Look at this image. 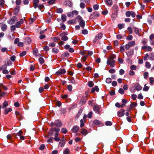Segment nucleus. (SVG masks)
<instances>
[{
  "label": "nucleus",
  "mask_w": 154,
  "mask_h": 154,
  "mask_svg": "<svg viewBox=\"0 0 154 154\" xmlns=\"http://www.w3.org/2000/svg\"><path fill=\"white\" fill-rule=\"evenodd\" d=\"M148 72H145L143 74V77L144 79H146L148 76Z\"/></svg>",
  "instance_id": "48"
},
{
  "label": "nucleus",
  "mask_w": 154,
  "mask_h": 154,
  "mask_svg": "<svg viewBox=\"0 0 154 154\" xmlns=\"http://www.w3.org/2000/svg\"><path fill=\"white\" fill-rule=\"evenodd\" d=\"M126 16L127 17H129L131 16L133 17H134L136 16L135 13L133 11H128L126 13Z\"/></svg>",
  "instance_id": "5"
},
{
  "label": "nucleus",
  "mask_w": 154,
  "mask_h": 154,
  "mask_svg": "<svg viewBox=\"0 0 154 154\" xmlns=\"http://www.w3.org/2000/svg\"><path fill=\"white\" fill-rule=\"evenodd\" d=\"M149 89V88L148 86H146V84L144 86L143 88V90L144 91H147Z\"/></svg>",
  "instance_id": "47"
},
{
  "label": "nucleus",
  "mask_w": 154,
  "mask_h": 154,
  "mask_svg": "<svg viewBox=\"0 0 154 154\" xmlns=\"http://www.w3.org/2000/svg\"><path fill=\"white\" fill-rule=\"evenodd\" d=\"M137 106V103L135 102H133L132 103H131L130 105V107L131 108H132L134 107H135L136 106Z\"/></svg>",
  "instance_id": "36"
},
{
  "label": "nucleus",
  "mask_w": 154,
  "mask_h": 154,
  "mask_svg": "<svg viewBox=\"0 0 154 154\" xmlns=\"http://www.w3.org/2000/svg\"><path fill=\"white\" fill-rule=\"evenodd\" d=\"M85 122V121H84L83 119H82L80 120V127L82 128L84 125V123Z\"/></svg>",
  "instance_id": "37"
},
{
  "label": "nucleus",
  "mask_w": 154,
  "mask_h": 154,
  "mask_svg": "<svg viewBox=\"0 0 154 154\" xmlns=\"http://www.w3.org/2000/svg\"><path fill=\"white\" fill-rule=\"evenodd\" d=\"M99 15L100 14L97 12H95L91 15L90 18L91 19H95L97 17H99Z\"/></svg>",
  "instance_id": "8"
},
{
  "label": "nucleus",
  "mask_w": 154,
  "mask_h": 154,
  "mask_svg": "<svg viewBox=\"0 0 154 154\" xmlns=\"http://www.w3.org/2000/svg\"><path fill=\"white\" fill-rule=\"evenodd\" d=\"M0 87L2 88L5 90H7V88L4 85L2 84H0Z\"/></svg>",
  "instance_id": "61"
},
{
  "label": "nucleus",
  "mask_w": 154,
  "mask_h": 154,
  "mask_svg": "<svg viewBox=\"0 0 154 154\" xmlns=\"http://www.w3.org/2000/svg\"><path fill=\"white\" fill-rule=\"evenodd\" d=\"M120 51L122 53H123L125 51V48L124 47L122 46H121L120 48Z\"/></svg>",
  "instance_id": "55"
},
{
  "label": "nucleus",
  "mask_w": 154,
  "mask_h": 154,
  "mask_svg": "<svg viewBox=\"0 0 154 154\" xmlns=\"http://www.w3.org/2000/svg\"><path fill=\"white\" fill-rule=\"evenodd\" d=\"M8 106V101L5 100L2 104V108L5 109Z\"/></svg>",
  "instance_id": "19"
},
{
  "label": "nucleus",
  "mask_w": 154,
  "mask_h": 154,
  "mask_svg": "<svg viewBox=\"0 0 154 154\" xmlns=\"http://www.w3.org/2000/svg\"><path fill=\"white\" fill-rule=\"evenodd\" d=\"M82 33L84 35L87 34L88 33V31L86 29H83L82 31Z\"/></svg>",
  "instance_id": "59"
},
{
  "label": "nucleus",
  "mask_w": 154,
  "mask_h": 154,
  "mask_svg": "<svg viewBox=\"0 0 154 154\" xmlns=\"http://www.w3.org/2000/svg\"><path fill=\"white\" fill-rule=\"evenodd\" d=\"M99 91V89L98 86H95L94 87L92 88L91 90V92L93 93L95 91L98 92Z\"/></svg>",
  "instance_id": "16"
},
{
  "label": "nucleus",
  "mask_w": 154,
  "mask_h": 154,
  "mask_svg": "<svg viewBox=\"0 0 154 154\" xmlns=\"http://www.w3.org/2000/svg\"><path fill=\"white\" fill-rule=\"evenodd\" d=\"M129 74L130 75L133 76L134 75L135 72L132 70H130L129 72Z\"/></svg>",
  "instance_id": "62"
},
{
  "label": "nucleus",
  "mask_w": 154,
  "mask_h": 154,
  "mask_svg": "<svg viewBox=\"0 0 154 154\" xmlns=\"http://www.w3.org/2000/svg\"><path fill=\"white\" fill-rule=\"evenodd\" d=\"M70 151L68 148H66L63 151V154H69Z\"/></svg>",
  "instance_id": "34"
},
{
  "label": "nucleus",
  "mask_w": 154,
  "mask_h": 154,
  "mask_svg": "<svg viewBox=\"0 0 154 154\" xmlns=\"http://www.w3.org/2000/svg\"><path fill=\"white\" fill-rule=\"evenodd\" d=\"M8 51V50L7 48H3L1 49V51L2 52H6Z\"/></svg>",
  "instance_id": "54"
},
{
  "label": "nucleus",
  "mask_w": 154,
  "mask_h": 154,
  "mask_svg": "<svg viewBox=\"0 0 154 154\" xmlns=\"http://www.w3.org/2000/svg\"><path fill=\"white\" fill-rule=\"evenodd\" d=\"M93 123L95 125H98L101 124V122L98 120H95L94 121Z\"/></svg>",
  "instance_id": "29"
},
{
  "label": "nucleus",
  "mask_w": 154,
  "mask_h": 154,
  "mask_svg": "<svg viewBox=\"0 0 154 154\" xmlns=\"http://www.w3.org/2000/svg\"><path fill=\"white\" fill-rule=\"evenodd\" d=\"M88 85L89 87H92L94 86V83L92 81H90L88 82Z\"/></svg>",
  "instance_id": "31"
},
{
  "label": "nucleus",
  "mask_w": 154,
  "mask_h": 154,
  "mask_svg": "<svg viewBox=\"0 0 154 154\" xmlns=\"http://www.w3.org/2000/svg\"><path fill=\"white\" fill-rule=\"evenodd\" d=\"M65 72L66 70L65 69H60L56 72V74L57 75H60L63 74L65 73Z\"/></svg>",
  "instance_id": "11"
},
{
  "label": "nucleus",
  "mask_w": 154,
  "mask_h": 154,
  "mask_svg": "<svg viewBox=\"0 0 154 154\" xmlns=\"http://www.w3.org/2000/svg\"><path fill=\"white\" fill-rule=\"evenodd\" d=\"M66 17L64 14H63L61 16V19L63 22H65L66 21Z\"/></svg>",
  "instance_id": "33"
},
{
  "label": "nucleus",
  "mask_w": 154,
  "mask_h": 154,
  "mask_svg": "<svg viewBox=\"0 0 154 154\" xmlns=\"http://www.w3.org/2000/svg\"><path fill=\"white\" fill-rule=\"evenodd\" d=\"M23 23V19H21L19 21L17 22L15 24V26L16 27L19 28L21 25V24Z\"/></svg>",
  "instance_id": "15"
},
{
  "label": "nucleus",
  "mask_w": 154,
  "mask_h": 154,
  "mask_svg": "<svg viewBox=\"0 0 154 154\" xmlns=\"http://www.w3.org/2000/svg\"><path fill=\"white\" fill-rule=\"evenodd\" d=\"M137 96L135 94H132L131 95V98L134 100H135L137 98Z\"/></svg>",
  "instance_id": "60"
},
{
  "label": "nucleus",
  "mask_w": 154,
  "mask_h": 154,
  "mask_svg": "<svg viewBox=\"0 0 154 154\" xmlns=\"http://www.w3.org/2000/svg\"><path fill=\"white\" fill-rule=\"evenodd\" d=\"M38 9L41 10V11H43L44 9V6L42 5H39L38 7Z\"/></svg>",
  "instance_id": "26"
},
{
  "label": "nucleus",
  "mask_w": 154,
  "mask_h": 154,
  "mask_svg": "<svg viewBox=\"0 0 154 154\" xmlns=\"http://www.w3.org/2000/svg\"><path fill=\"white\" fill-rule=\"evenodd\" d=\"M68 23L69 24H74L76 23V20L75 19L69 20L67 21Z\"/></svg>",
  "instance_id": "22"
},
{
  "label": "nucleus",
  "mask_w": 154,
  "mask_h": 154,
  "mask_svg": "<svg viewBox=\"0 0 154 154\" xmlns=\"http://www.w3.org/2000/svg\"><path fill=\"white\" fill-rule=\"evenodd\" d=\"M104 1L108 6H111L112 5V0H104Z\"/></svg>",
  "instance_id": "18"
},
{
  "label": "nucleus",
  "mask_w": 154,
  "mask_h": 154,
  "mask_svg": "<svg viewBox=\"0 0 154 154\" xmlns=\"http://www.w3.org/2000/svg\"><path fill=\"white\" fill-rule=\"evenodd\" d=\"M12 136L11 134H9L7 136V138L8 140H11V139L12 137Z\"/></svg>",
  "instance_id": "53"
},
{
  "label": "nucleus",
  "mask_w": 154,
  "mask_h": 154,
  "mask_svg": "<svg viewBox=\"0 0 154 154\" xmlns=\"http://www.w3.org/2000/svg\"><path fill=\"white\" fill-rule=\"evenodd\" d=\"M1 29L2 31H4L7 29V26L5 24H3L1 26Z\"/></svg>",
  "instance_id": "27"
},
{
  "label": "nucleus",
  "mask_w": 154,
  "mask_h": 154,
  "mask_svg": "<svg viewBox=\"0 0 154 154\" xmlns=\"http://www.w3.org/2000/svg\"><path fill=\"white\" fill-rule=\"evenodd\" d=\"M23 132L21 131L20 130L18 132H17L16 134V136H19L20 137L21 136L22 134H23Z\"/></svg>",
  "instance_id": "46"
},
{
  "label": "nucleus",
  "mask_w": 154,
  "mask_h": 154,
  "mask_svg": "<svg viewBox=\"0 0 154 154\" xmlns=\"http://www.w3.org/2000/svg\"><path fill=\"white\" fill-rule=\"evenodd\" d=\"M12 110V109L10 108H5L4 110V114L7 115L8 112H11Z\"/></svg>",
  "instance_id": "21"
},
{
  "label": "nucleus",
  "mask_w": 154,
  "mask_h": 154,
  "mask_svg": "<svg viewBox=\"0 0 154 154\" xmlns=\"http://www.w3.org/2000/svg\"><path fill=\"white\" fill-rule=\"evenodd\" d=\"M149 82L151 84H152L154 83V78L152 77H150L149 78Z\"/></svg>",
  "instance_id": "39"
},
{
  "label": "nucleus",
  "mask_w": 154,
  "mask_h": 154,
  "mask_svg": "<svg viewBox=\"0 0 154 154\" xmlns=\"http://www.w3.org/2000/svg\"><path fill=\"white\" fill-rule=\"evenodd\" d=\"M134 52V51L133 49H131L128 51L126 52V54L128 57H130L131 55H132Z\"/></svg>",
  "instance_id": "17"
},
{
  "label": "nucleus",
  "mask_w": 154,
  "mask_h": 154,
  "mask_svg": "<svg viewBox=\"0 0 154 154\" xmlns=\"http://www.w3.org/2000/svg\"><path fill=\"white\" fill-rule=\"evenodd\" d=\"M109 72L110 73H114L115 72V70L114 69L111 68L109 69Z\"/></svg>",
  "instance_id": "50"
},
{
  "label": "nucleus",
  "mask_w": 154,
  "mask_h": 154,
  "mask_svg": "<svg viewBox=\"0 0 154 154\" xmlns=\"http://www.w3.org/2000/svg\"><path fill=\"white\" fill-rule=\"evenodd\" d=\"M39 61L40 63L41 64H43L44 62V61L43 58L42 57H40L39 58Z\"/></svg>",
  "instance_id": "40"
},
{
  "label": "nucleus",
  "mask_w": 154,
  "mask_h": 154,
  "mask_svg": "<svg viewBox=\"0 0 154 154\" xmlns=\"http://www.w3.org/2000/svg\"><path fill=\"white\" fill-rule=\"evenodd\" d=\"M150 59L151 60H154V54L151 53L149 56Z\"/></svg>",
  "instance_id": "52"
},
{
  "label": "nucleus",
  "mask_w": 154,
  "mask_h": 154,
  "mask_svg": "<svg viewBox=\"0 0 154 154\" xmlns=\"http://www.w3.org/2000/svg\"><path fill=\"white\" fill-rule=\"evenodd\" d=\"M133 29H134V32L137 34H138L140 32L141 30L140 29L137 28L136 27H134L133 28Z\"/></svg>",
  "instance_id": "25"
},
{
  "label": "nucleus",
  "mask_w": 154,
  "mask_h": 154,
  "mask_svg": "<svg viewBox=\"0 0 154 154\" xmlns=\"http://www.w3.org/2000/svg\"><path fill=\"white\" fill-rule=\"evenodd\" d=\"M55 124L57 127H60L62 125V123L59 120H57L55 121Z\"/></svg>",
  "instance_id": "20"
},
{
  "label": "nucleus",
  "mask_w": 154,
  "mask_h": 154,
  "mask_svg": "<svg viewBox=\"0 0 154 154\" xmlns=\"http://www.w3.org/2000/svg\"><path fill=\"white\" fill-rule=\"evenodd\" d=\"M85 4L84 3H81L80 4V6L82 9H83L85 8Z\"/></svg>",
  "instance_id": "57"
},
{
  "label": "nucleus",
  "mask_w": 154,
  "mask_h": 154,
  "mask_svg": "<svg viewBox=\"0 0 154 154\" xmlns=\"http://www.w3.org/2000/svg\"><path fill=\"white\" fill-rule=\"evenodd\" d=\"M78 12L76 11H74L72 12H69L67 14V16L70 17H72L74 14L77 15Z\"/></svg>",
  "instance_id": "7"
},
{
  "label": "nucleus",
  "mask_w": 154,
  "mask_h": 154,
  "mask_svg": "<svg viewBox=\"0 0 154 154\" xmlns=\"http://www.w3.org/2000/svg\"><path fill=\"white\" fill-rule=\"evenodd\" d=\"M141 49L146 51H151L152 50V48L150 46L144 45L142 47Z\"/></svg>",
  "instance_id": "6"
},
{
  "label": "nucleus",
  "mask_w": 154,
  "mask_h": 154,
  "mask_svg": "<svg viewBox=\"0 0 154 154\" xmlns=\"http://www.w3.org/2000/svg\"><path fill=\"white\" fill-rule=\"evenodd\" d=\"M39 0H33V6L35 9H36L38 7V4L39 3Z\"/></svg>",
  "instance_id": "14"
},
{
  "label": "nucleus",
  "mask_w": 154,
  "mask_h": 154,
  "mask_svg": "<svg viewBox=\"0 0 154 154\" xmlns=\"http://www.w3.org/2000/svg\"><path fill=\"white\" fill-rule=\"evenodd\" d=\"M103 35V34L102 33H99L97 35L96 37H97V38H98V39H101Z\"/></svg>",
  "instance_id": "30"
},
{
  "label": "nucleus",
  "mask_w": 154,
  "mask_h": 154,
  "mask_svg": "<svg viewBox=\"0 0 154 154\" xmlns=\"http://www.w3.org/2000/svg\"><path fill=\"white\" fill-rule=\"evenodd\" d=\"M116 57V56L114 54H111L107 60L106 62L107 65L111 67H114L115 65L116 61L114 59Z\"/></svg>",
  "instance_id": "1"
},
{
  "label": "nucleus",
  "mask_w": 154,
  "mask_h": 154,
  "mask_svg": "<svg viewBox=\"0 0 154 154\" xmlns=\"http://www.w3.org/2000/svg\"><path fill=\"white\" fill-rule=\"evenodd\" d=\"M99 7V5L97 4L94 5L93 6V8L95 10H98Z\"/></svg>",
  "instance_id": "42"
},
{
  "label": "nucleus",
  "mask_w": 154,
  "mask_h": 154,
  "mask_svg": "<svg viewBox=\"0 0 154 154\" xmlns=\"http://www.w3.org/2000/svg\"><path fill=\"white\" fill-rule=\"evenodd\" d=\"M128 30L129 32V33L130 34H131L132 33L133 31L131 28V27H128Z\"/></svg>",
  "instance_id": "51"
},
{
  "label": "nucleus",
  "mask_w": 154,
  "mask_h": 154,
  "mask_svg": "<svg viewBox=\"0 0 154 154\" xmlns=\"http://www.w3.org/2000/svg\"><path fill=\"white\" fill-rule=\"evenodd\" d=\"M67 34V33L65 32L60 34V35L62 36L61 39L62 40L66 41L68 40V38L67 36H63V35H66Z\"/></svg>",
  "instance_id": "12"
},
{
  "label": "nucleus",
  "mask_w": 154,
  "mask_h": 154,
  "mask_svg": "<svg viewBox=\"0 0 154 154\" xmlns=\"http://www.w3.org/2000/svg\"><path fill=\"white\" fill-rule=\"evenodd\" d=\"M15 22V21H14L13 20L11 19L8 21V23L9 24L11 25L14 24Z\"/></svg>",
  "instance_id": "63"
},
{
  "label": "nucleus",
  "mask_w": 154,
  "mask_h": 154,
  "mask_svg": "<svg viewBox=\"0 0 154 154\" xmlns=\"http://www.w3.org/2000/svg\"><path fill=\"white\" fill-rule=\"evenodd\" d=\"M124 24H119L118 25V27L119 29H121L124 26Z\"/></svg>",
  "instance_id": "56"
},
{
  "label": "nucleus",
  "mask_w": 154,
  "mask_h": 154,
  "mask_svg": "<svg viewBox=\"0 0 154 154\" xmlns=\"http://www.w3.org/2000/svg\"><path fill=\"white\" fill-rule=\"evenodd\" d=\"M82 110L80 109L77 115L75 117V118H76V119H77L79 118V116L81 115V114H82Z\"/></svg>",
  "instance_id": "35"
},
{
  "label": "nucleus",
  "mask_w": 154,
  "mask_h": 154,
  "mask_svg": "<svg viewBox=\"0 0 154 154\" xmlns=\"http://www.w3.org/2000/svg\"><path fill=\"white\" fill-rule=\"evenodd\" d=\"M105 124L106 126H111L112 125V123L109 121H107L105 122Z\"/></svg>",
  "instance_id": "44"
},
{
  "label": "nucleus",
  "mask_w": 154,
  "mask_h": 154,
  "mask_svg": "<svg viewBox=\"0 0 154 154\" xmlns=\"http://www.w3.org/2000/svg\"><path fill=\"white\" fill-rule=\"evenodd\" d=\"M142 88V87L139 84L137 83L131 88L130 91L132 93H134L135 91V90L137 91H139L141 90Z\"/></svg>",
  "instance_id": "2"
},
{
  "label": "nucleus",
  "mask_w": 154,
  "mask_h": 154,
  "mask_svg": "<svg viewBox=\"0 0 154 154\" xmlns=\"http://www.w3.org/2000/svg\"><path fill=\"white\" fill-rule=\"evenodd\" d=\"M63 11V10L61 8H57L56 10V12L57 13H61Z\"/></svg>",
  "instance_id": "43"
},
{
  "label": "nucleus",
  "mask_w": 154,
  "mask_h": 154,
  "mask_svg": "<svg viewBox=\"0 0 154 154\" xmlns=\"http://www.w3.org/2000/svg\"><path fill=\"white\" fill-rule=\"evenodd\" d=\"M93 110L96 113L100 114V106L97 105H95L93 107Z\"/></svg>",
  "instance_id": "9"
},
{
  "label": "nucleus",
  "mask_w": 154,
  "mask_h": 154,
  "mask_svg": "<svg viewBox=\"0 0 154 154\" xmlns=\"http://www.w3.org/2000/svg\"><path fill=\"white\" fill-rule=\"evenodd\" d=\"M145 66L147 68L149 69L151 67V65L149 62H146L145 63Z\"/></svg>",
  "instance_id": "32"
},
{
  "label": "nucleus",
  "mask_w": 154,
  "mask_h": 154,
  "mask_svg": "<svg viewBox=\"0 0 154 154\" xmlns=\"http://www.w3.org/2000/svg\"><path fill=\"white\" fill-rule=\"evenodd\" d=\"M135 44V42L134 41H131L129 42L128 44L125 45V48L126 50H128L131 47L134 46Z\"/></svg>",
  "instance_id": "4"
},
{
  "label": "nucleus",
  "mask_w": 154,
  "mask_h": 154,
  "mask_svg": "<svg viewBox=\"0 0 154 154\" xmlns=\"http://www.w3.org/2000/svg\"><path fill=\"white\" fill-rule=\"evenodd\" d=\"M76 19L79 23L80 26L82 28L84 29L85 26V21L82 20V17L79 15L77 16Z\"/></svg>",
  "instance_id": "3"
},
{
  "label": "nucleus",
  "mask_w": 154,
  "mask_h": 154,
  "mask_svg": "<svg viewBox=\"0 0 154 154\" xmlns=\"http://www.w3.org/2000/svg\"><path fill=\"white\" fill-rule=\"evenodd\" d=\"M112 82V80L110 78H107L106 80V82L107 83H110Z\"/></svg>",
  "instance_id": "45"
},
{
  "label": "nucleus",
  "mask_w": 154,
  "mask_h": 154,
  "mask_svg": "<svg viewBox=\"0 0 154 154\" xmlns=\"http://www.w3.org/2000/svg\"><path fill=\"white\" fill-rule=\"evenodd\" d=\"M20 9V6H17L14 9V14L15 15H17L19 12Z\"/></svg>",
  "instance_id": "23"
},
{
  "label": "nucleus",
  "mask_w": 154,
  "mask_h": 154,
  "mask_svg": "<svg viewBox=\"0 0 154 154\" xmlns=\"http://www.w3.org/2000/svg\"><path fill=\"white\" fill-rule=\"evenodd\" d=\"M79 127L78 126L75 125L72 128L71 131L73 133H76L79 130Z\"/></svg>",
  "instance_id": "13"
},
{
  "label": "nucleus",
  "mask_w": 154,
  "mask_h": 154,
  "mask_svg": "<svg viewBox=\"0 0 154 154\" xmlns=\"http://www.w3.org/2000/svg\"><path fill=\"white\" fill-rule=\"evenodd\" d=\"M45 145L42 144L40 146L39 149L40 150H43L45 148Z\"/></svg>",
  "instance_id": "41"
},
{
  "label": "nucleus",
  "mask_w": 154,
  "mask_h": 154,
  "mask_svg": "<svg viewBox=\"0 0 154 154\" xmlns=\"http://www.w3.org/2000/svg\"><path fill=\"white\" fill-rule=\"evenodd\" d=\"M131 69L133 70H135L136 69V66L134 65H132L130 67Z\"/></svg>",
  "instance_id": "58"
},
{
  "label": "nucleus",
  "mask_w": 154,
  "mask_h": 154,
  "mask_svg": "<svg viewBox=\"0 0 154 154\" xmlns=\"http://www.w3.org/2000/svg\"><path fill=\"white\" fill-rule=\"evenodd\" d=\"M67 88L69 91H71L72 89V86L71 85H69L67 86Z\"/></svg>",
  "instance_id": "64"
},
{
  "label": "nucleus",
  "mask_w": 154,
  "mask_h": 154,
  "mask_svg": "<svg viewBox=\"0 0 154 154\" xmlns=\"http://www.w3.org/2000/svg\"><path fill=\"white\" fill-rule=\"evenodd\" d=\"M82 131L81 133L83 135H86L88 134L87 131L85 129L82 128Z\"/></svg>",
  "instance_id": "24"
},
{
  "label": "nucleus",
  "mask_w": 154,
  "mask_h": 154,
  "mask_svg": "<svg viewBox=\"0 0 154 154\" xmlns=\"http://www.w3.org/2000/svg\"><path fill=\"white\" fill-rule=\"evenodd\" d=\"M65 144V143L64 141V139H63V140H61V141L59 142V145L61 147H62L64 146Z\"/></svg>",
  "instance_id": "28"
},
{
  "label": "nucleus",
  "mask_w": 154,
  "mask_h": 154,
  "mask_svg": "<svg viewBox=\"0 0 154 154\" xmlns=\"http://www.w3.org/2000/svg\"><path fill=\"white\" fill-rule=\"evenodd\" d=\"M125 110L123 109H120L117 112L118 116L119 117H122L125 115Z\"/></svg>",
  "instance_id": "10"
},
{
  "label": "nucleus",
  "mask_w": 154,
  "mask_h": 154,
  "mask_svg": "<svg viewBox=\"0 0 154 154\" xmlns=\"http://www.w3.org/2000/svg\"><path fill=\"white\" fill-rule=\"evenodd\" d=\"M141 42L142 43V45H146L147 43V41L146 39H143L142 40Z\"/></svg>",
  "instance_id": "38"
},
{
  "label": "nucleus",
  "mask_w": 154,
  "mask_h": 154,
  "mask_svg": "<svg viewBox=\"0 0 154 154\" xmlns=\"http://www.w3.org/2000/svg\"><path fill=\"white\" fill-rule=\"evenodd\" d=\"M52 50L53 52L55 53H57L59 51V50L58 49L56 48H53Z\"/></svg>",
  "instance_id": "49"
}]
</instances>
